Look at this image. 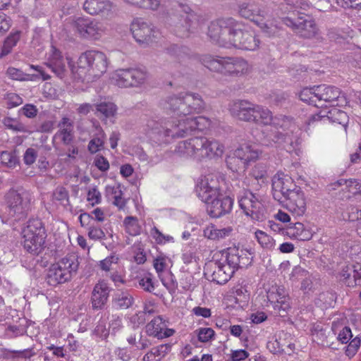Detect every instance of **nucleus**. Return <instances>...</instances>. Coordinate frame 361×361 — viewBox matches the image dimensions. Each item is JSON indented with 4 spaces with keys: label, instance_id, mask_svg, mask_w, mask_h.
I'll return each mask as SVG.
<instances>
[{
    "label": "nucleus",
    "instance_id": "f03ea898",
    "mask_svg": "<svg viewBox=\"0 0 361 361\" xmlns=\"http://www.w3.org/2000/svg\"><path fill=\"white\" fill-rule=\"evenodd\" d=\"M207 35L213 43L225 48L254 51L260 43L252 30L233 18L212 22Z\"/></svg>",
    "mask_w": 361,
    "mask_h": 361
},
{
    "label": "nucleus",
    "instance_id": "37998d69",
    "mask_svg": "<svg viewBox=\"0 0 361 361\" xmlns=\"http://www.w3.org/2000/svg\"><path fill=\"white\" fill-rule=\"evenodd\" d=\"M52 202L64 207L70 204L68 191L63 187H57L52 194Z\"/></svg>",
    "mask_w": 361,
    "mask_h": 361
},
{
    "label": "nucleus",
    "instance_id": "7c9ffc66",
    "mask_svg": "<svg viewBox=\"0 0 361 361\" xmlns=\"http://www.w3.org/2000/svg\"><path fill=\"white\" fill-rule=\"evenodd\" d=\"M235 151V155L243 161L246 166L250 162L256 161L259 156V150L250 145H242Z\"/></svg>",
    "mask_w": 361,
    "mask_h": 361
},
{
    "label": "nucleus",
    "instance_id": "c03bdc74",
    "mask_svg": "<svg viewBox=\"0 0 361 361\" xmlns=\"http://www.w3.org/2000/svg\"><path fill=\"white\" fill-rule=\"evenodd\" d=\"M315 93L316 86L310 88L306 87L301 90L299 94V97L304 102L319 107V103L318 104V97Z\"/></svg>",
    "mask_w": 361,
    "mask_h": 361
},
{
    "label": "nucleus",
    "instance_id": "13d9d810",
    "mask_svg": "<svg viewBox=\"0 0 361 361\" xmlns=\"http://www.w3.org/2000/svg\"><path fill=\"white\" fill-rule=\"evenodd\" d=\"M138 283L140 287L145 291L152 292L154 290V286L150 274H145L141 277L138 281Z\"/></svg>",
    "mask_w": 361,
    "mask_h": 361
},
{
    "label": "nucleus",
    "instance_id": "5fc2aeb1",
    "mask_svg": "<svg viewBox=\"0 0 361 361\" xmlns=\"http://www.w3.org/2000/svg\"><path fill=\"white\" fill-rule=\"evenodd\" d=\"M150 235L158 244H165L174 241L172 236L163 234L156 227H153L151 229Z\"/></svg>",
    "mask_w": 361,
    "mask_h": 361
},
{
    "label": "nucleus",
    "instance_id": "c85d7f7f",
    "mask_svg": "<svg viewBox=\"0 0 361 361\" xmlns=\"http://www.w3.org/2000/svg\"><path fill=\"white\" fill-rule=\"evenodd\" d=\"M59 130L54 137L64 145H70L74 137L73 121L66 117L63 118L58 124Z\"/></svg>",
    "mask_w": 361,
    "mask_h": 361
},
{
    "label": "nucleus",
    "instance_id": "39448f33",
    "mask_svg": "<svg viewBox=\"0 0 361 361\" xmlns=\"http://www.w3.org/2000/svg\"><path fill=\"white\" fill-rule=\"evenodd\" d=\"M66 60L74 77L88 82L102 75L108 66L106 55L94 50L82 53L78 58L76 67L72 66L68 57Z\"/></svg>",
    "mask_w": 361,
    "mask_h": 361
},
{
    "label": "nucleus",
    "instance_id": "3c124183",
    "mask_svg": "<svg viewBox=\"0 0 361 361\" xmlns=\"http://www.w3.org/2000/svg\"><path fill=\"white\" fill-rule=\"evenodd\" d=\"M226 161L228 168L233 172L243 171L247 168L243 161L235 155V151L233 155L226 158Z\"/></svg>",
    "mask_w": 361,
    "mask_h": 361
},
{
    "label": "nucleus",
    "instance_id": "dca6fc26",
    "mask_svg": "<svg viewBox=\"0 0 361 361\" xmlns=\"http://www.w3.org/2000/svg\"><path fill=\"white\" fill-rule=\"evenodd\" d=\"M238 203L244 214L256 221L265 218L266 209L260 197L249 190L244 191L238 197Z\"/></svg>",
    "mask_w": 361,
    "mask_h": 361
},
{
    "label": "nucleus",
    "instance_id": "338daca9",
    "mask_svg": "<svg viewBox=\"0 0 361 361\" xmlns=\"http://www.w3.org/2000/svg\"><path fill=\"white\" fill-rule=\"evenodd\" d=\"M87 200L92 205L100 203L102 200L100 192L96 188H90L87 192Z\"/></svg>",
    "mask_w": 361,
    "mask_h": 361
},
{
    "label": "nucleus",
    "instance_id": "b1692460",
    "mask_svg": "<svg viewBox=\"0 0 361 361\" xmlns=\"http://www.w3.org/2000/svg\"><path fill=\"white\" fill-rule=\"evenodd\" d=\"M174 332L173 329L167 328L166 322L160 316L153 319L146 326L147 334L158 339L170 337Z\"/></svg>",
    "mask_w": 361,
    "mask_h": 361
},
{
    "label": "nucleus",
    "instance_id": "a878e982",
    "mask_svg": "<svg viewBox=\"0 0 361 361\" xmlns=\"http://www.w3.org/2000/svg\"><path fill=\"white\" fill-rule=\"evenodd\" d=\"M46 65L57 77L63 78L65 76L66 69L64 59L61 51L53 46L51 48Z\"/></svg>",
    "mask_w": 361,
    "mask_h": 361
},
{
    "label": "nucleus",
    "instance_id": "e2e57ef3",
    "mask_svg": "<svg viewBox=\"0 0 361 361\" xmlns=\"http://www.w3.org/2000/svg\"><path fill=\"white\" fill-rule=\"evenodd\" d=\"M169 52L176 56L178 59H181L184 56L188 54V49L186 47L178 46L177 44H173L168 49Z\"/></svg>",
    "mask_w": 361,
    "mask_h": 361
},
{
    "label": "nucleus",
    "instance_id": "412c9836",
    "mask_svg": "<svg viewBox=\"0 0 361 361\" xmlns=\"http://www.w3.org/2000/svg\"><path fill=\"white\" fill-rule=\"evenodd\" d=\"M178 11L185 15V16H182L184 18L185 25L177 26L176 35L180 37H188L189 33L193 32V30L196 28L197 24V16L191 12V9L188 5L179 4Z\"/></svg>",
    "mask_w": 361,
    "mask_h": 361
},
{
    "label": "nucleus",
    "instance_id": "09e8293b",
    "mask_svg": "<svg viewBox=\"0 0 361 361\" xmlns=\"http://www.w3.org/2000/svg\"><path fill=\"white\" fill-rule=\"evenodd\" d=\"M201 343H208L215 338V331L210 327H200L194 331Z\"/></svg>",
    "mask_w": 361,
    "mask_h": 361
},
{
    "label": "nucleus",
    "instance_id": "aec40b11",
    "mask_svg": "<svg viewBox=\"0 0 361 361\" xmlns=\"http://www.w3.org/2000/svg\"><path fill=\"white\" fill-rule=\"evenodd\" d=\"M267 298L274 309L277 310L280 314L281 311L286 312L290 307V298L283 287L271 286L267 291Z\"/></svg>",
    "mask_w": 361,
    "mask_h": 361
},
{
    "label": "nucleus",
    "instance_id": "603ef678",
    "mask_svg": "<svg viewBox=\"0 0 361 361\" xmlns=\"http://www.w3.org/2000/svg\"><path fill=\"white\" fill-rule=\"evenodd\" d=\"M3 123L6 128L13 132H28L27 127L16 119L7 117L3 120Z\"/></svg>",
    "mask_w": 361,
    "mask_h": 361
},
{
    "label": "nucleus",
    "instance_id": "0e129e2a",
    "mask_svg": "<svg viewBox=\"0 0 361 361\" xmlns=\"http://www.w3.org/2000/svg\"><path fill=\"white\" fill-rule=\"evenodd\" d=\"M7 107L11 109L23 104V99L16 93H8L6 97Z\"/></svg>",
    "mask_w": 361,
    "mask_h": 361
},
{
    "label": "nucleus",
    "instance_id": "2f4dec72",
    "mask_svg": "<svg viewBox=\"0 0 361 361\" xmlns=\"http://www.w3.org/2000/svg\"><path fill=\"white\" fill-rule=\"evenodd\" d=\"M106 196L112 202V204L119 209L126 205V200L123 197V191L120 184L108 185L106 187Z\"/></svg>",
    "mask_w": 361,
    "mask_h": 361
},
{
    "label": "nucleus",
    "instance_id": "a19ab883",
    "mask_svg": "<svg viewBox=\"0 0 361 361\" xmlns=\"http://www.w3.org/2000/svg\"><path fill=\"white\" fill-rule=\"evenodd\" d=\"M106 219L105 213L101 208L94 209L90 214L82 213L79 216V221L82 226L89 224L91 219L98 222H103Z\"/></svg>",
    "mask_w": 361,
    "mask_h": 361
},
{
    "label": "nucleus",
    "instance_id": "393cba45",
    "mask_svg": "<svg viewBox=\"0 0 361 361\" xmlns=\"http://www.w3.org/2000/svg\"><path fill=\"white\" fill-rule=\"evenodd\" d=\"M111 288L107 281L100 279L94 286L92 292V304L94 309L102 308L107 302Z\"/></svg>",
    "mask_w": 361,
    "mask_h": 361
},
{
    "label": "nucleus",
    "instance_id": "ea45409f",
    "mask_svg": "<svg viewBox=\"0 0 361 361\" xmlns=\"http://www.w3.org/2000/svg\"><path fill=\"white\" fill-rule=\"evenodd\" d=\"M134 302L133 296L128 292H119L113 299L114 306L117 309L125 310L130 307Z\"/></svg>",
    "mask_w": 361,
    "mask_h": 361
},
{
    "label": "nucleus",
    "instance_id": "de8ad7c7",
    "mask_svg": "<svg viewBox=\"0 0 361 361\" xmlns=\"http://www.w3.org/2000/svg\"><path fill=\"white\" fill-rule=\"evenodd\" d=\"M126 231L131 235H140L142 231V227L140 225L137 218L128 216L123 221Z\"/></svg>",
    "mask_w": 361,
    "mask_h": 361
},
{
    "label": "nucleus",
    "instance_id": "9b49d317",
    "mask_svg": "<svg viewBox=\"0 0 361 361\" xmlns=\"http://www.w3.org/2000/svg\"><path fill=\"white\" fill-rule=\"evenodd\" d=\"M130 29L133 38L142 47L152 46L161 38L159 30L142 18H134L130 23Z\"/></svg>",
    "mask_w": 361,
    "mask_h": 361
},
{
    "label": "nucleus",
    "instance_id": "5701e85b",
    "mask_svg": "<svg viewBox=\"0 0 361 361\" xmlns=\"http://www.w3.org/2000/svg\"><path fill=\"white\" fill-rule=\"evenodd\" d=\"M315 94L318 97L319 107H322L327 103L334 105L341 97V92L338 87L326 85L316 86Z\"/></svg>",
    "mask_w": 361,
    "mask_h": 361
},
{
    "label": "nucleus",
    "instance_id": "473e14b6",
    "mask_svg": "<svg viewBox=\"0 0 361 361\" xmlns=\"http://www.w3.org/2000/svg\"><path fill=\"white\" fill-rule=\"evenodd\" d=\"M232 232L233 228L231 226L218 228L216 226L211 224L204 228L203 234L208 239L220 240L230 236Z\"/></svg>",
    "mask_w": 361,
    "mask_h": 361
},
{
    "label": "nucleus",
    "instance_id": "864d4df0",
    "mask_svg": "<svg viewBox=\"0 0 361 361\" xmlns=\"http://www.w3.org/2000/svg\"><path fill=\"white\" fill-rule=\"evenodd\" d=\"M118 262V257L114 254H112L105 259L100 260L97 267L100 269V270L108 272L112 269V267L114 264H116Z\"/></svg>",
    "mask_w": 361,
    "mask_h": 361
},
{
    "label": "nucleus",
    "instance_id": "a18cd8bd",
    "mask_svg": "<svg viewBox=\"0 0 361 361\" xmlns=\"http://www.w3.org/2000/svg\"><path fill=\"white\" fill-rule=\"evenodd\" d=\"M255 234L257 242L264 249L271 250L275 247V240L265 232L258 230Z\"/></svg>",
    "mask_w": 361,
    "mask_h": 361
},
{
    "label": "nucleus",
    "instance_id": "e433bc0d",
    "mask_svg": "<svg viewBox=\"0 0 361 361\" xmlns=\"http://www.w3.org/2000/svg\"><path fill=\"white\" fill-rule=\"evenodd\" d=\"M256 108L255 119L253 123L264 126H274V117H273L271 111L267 107L260 105H257Z\"/></svg>",
    "mask_w": 361,
    "mask_h": 361
},
{
    "label": "nucleus",
    "instance_id": "49530a36",
    "mask_svg": "<svg viewBox=\"0 0 361 361\" xmlns=\"http://www.w3.org/2000/svg\"><path fill=\"white\" fill-rule=\"evenodd\" d=\"M343 188H347V192L341 195V199L348 200L350 198L352 195L358 194V189L360 188V181L358 180L345 179V183H343Z\"/></svg>",
    "mask_w": 361,
    "mask_h": 361
},
{
    "label": "nucleus",
    "instance_id": "6e6552de",
    "mask_svg": "<svg viewBox=\"0 0 361 361\" xmlns=\"http://www.w3.org/2000/svg\"><path fill=\"white\" fill-rule=\"evenodd\" d=\"M23 243L24 249L34 255L40 254L45 247L47 233L42 221L33 219L28 221L23 229Z\"/></svg>",
    "mask_w": 361,
    "mask_h": 361
},
{
    "label": "nucleus",
    "instance_id": "4468645a",
    "mask_svg": "<svg viewBox=\"0 0 361 361\" xmlns=\"http://www.w3.org/2000/svg\"><path fill=\"white\" fill-rule=\"evenodd\" d=\"M71 27L80 37L95 40L99 39L107 30L105 23L85 17L73 20Z\"/></svg>",
    "mask_w": 361,
    "mask_h": 361
},
{
    "label": "nucleus",
    "instance_id": "c756f323",
    "mask_svg": "<svg viewBox=\"0 0 361 361\" xmlns=\"http://www.w3.org/2000/svg\"><path fill=\"white\" fill-rule=\"evenodd\" d=\"M238 13L243 18L258 22L261 17H264L265 11L252 2H242L238 5Z\"/></svg>",
    "mask_w": 361,
    "mask_h": 361
},
{
    "label": "nucleus",
    "instance_id": "bf43d9fd",
    "mask_svg": "<svg viewBox=\"0 0 361 361\" xmlns=\"http://www.w3.org/2000/svg\"><path fill=\"white\" fill-rule=\"evenodd\" d=\"M352 276L353 279L348 282V286H354L360 283L361 281V264H355L352 265Z\"/></svg>",
    "mask_w": 361,
    "mask_h": 361
},
{
    "label": "nucleus",
    "instance_id": "72a5a7b5",
    "mask_svg": "<svg viewBox=\"0 0 361 361\" xmlns=\"http://www.w3.org/2000/svg\"><path fill=\"white\" fill-rule=\"evenodd\" d=\"M96 132L92 139L88 144V150L90 153L94 154L101 149L104 144L106 134L98 122L93 125Z\"/></svg>",
    "mask_w": 361,
    "mask_h": 361
},
{
    "label": "nucleus",
    "instance_id": "4be33fe9",
    "mask_svg": "<svg viewBox=\"0 0 361 361\" xmlns=\"http://www.w3.org/2000/svg\"><path fill=\"white\" fill-rule=\"evenodd\" d=\"M207 204L209 215L213 218H219L231 210L233 201L230 197L223 196L221 193L219 197L211 200Z\"/></svg>",
    "mask_w": 361,
    "mask_h": 361
},
{
    "label": "nucleus",
    "instance_id": "0eeeda50",
    "mask_svg": "<svg viewBox=\"0 0 361 361\" xmlns=\"http://www.w3.org/2000/svg\"><path fill=\"white\" fill-rule=\"evenodd\" d=\"M300 128L292 118L280 116L274 117V126L271 130V133L265 136L264 144L271 146L273 144L289 143L290 146H285L287 151H291L293 145V136L297 134Z\"/></svg>",
    "mask_w": 361,
    "mask_h": 361
},
{
    "label": "nucleus",
    "instance_id": "052dcab7",
    "mask_svg": "<svg viewBox=\"0 0 361 361\" xmlns=\"http://www.w3.org/2000/svg\"><path fill=\"white\" fill-rule=\"evenodd\" d=\"M88 237L94 240H99L104 239L106 235L104 231L98 226L91 225L88 228Z\"/></svg>",
    "mask_w": 361,
    "mask_h": 361
},
{
    "label": "nucleus",
    "instance_id": "cd10ccee",
    "mask_svg": "<svg viewBox=\"0 0 361 361\" xmlns=\"http://www.w3.org/2000/svg\"><path fill=\"white\" fill-rule=\"evenodd\" d=\"M113 8V4L109 0H85L83 9L92 16L109 15Z\"/></svg>",
    "mask_w": 361,
    "mask_h": 361
},
{
    "label": "nucleus",
    "instance_id": "bb28decb",
    "mask_svg": "<svg viewBox=\"0 0 361 361\" xmlns=\"http://www.w3.org/2000/svg\"><path fill=\"white\" fill-rule=\"evenodd\" d=\"M94 114L104 123L106 124L109 121L115 123L118 108L114 103L104 101L94 104Z\"/></svg>",
    "mask_w": 361,
    "mask_h": 361
},
{
    "label": "nucleus",
    "instance_id": "c9c22d12",
    "mask_svg": "<svg viewBox=\"0 0 361 361\" xmlns=\"http://www.w3.org/2000/svg\"><path fill=\"white\" fill-rule=\"evenodd\" d=\"M153 265L163 285L168 289L173 288L174 283L172 279V275L170 273H167L171 278L170 281H167L162 277V274L166 268V259L164 257L159 256L154 260Z\"/></svg>",
    "mask_w": 361,
    "mask_h": 361
},
{
    "label": "nucleus",
    "instance_id": "6ab92c4d",
    "mask_svg": "<svg viewBox=\"0 0 361 361\" xmlns=\"http://www.w3.org/2000/svg\"><path fill=\"white\" fill-rule=\"evenodd\" d=\"M256 106L257 104L247 100H238L230 104L228 110L231 116L238 120L253 122L255 119Z\"/></svg>",
    "mask_w": 361,
    "mask_h": 361
},
{
    "label": "nucleus",
    "instance_id": "4d7b16f0",
    "mask_svg": "<svg viewBox=\"0 0 361 361\" xmlns=\"http://www.w3.org/2000/svg\"><path fill=\"white\" fill-rule=\"evenodd\" d=\"M6 75L12 80L23 81L29 80V75L24 73L21 70L9 67L6 71Z\"/></svg>",
    "mask_w": 361,
    "mask_h": 361
},
{
    "label": "nucleus",
    "instance_id": "ddd939ff",
    "mask_svg": "<svg viewBox=\"0 0 361 361\" xmlns=\"http://www.w3.org/2000/svg\"><path fill=\"white\" fill-rule=\"evenodd\" d=\"M282 22L294 32L304 38L314 37L318 31L314 21L310 16L293 11L282 18Z\"/></svg>",
    "mask_w": 361,
    "mask_h": 361
},
{
    "label": "nucleus",
    "instance_id": "774afa93",
    "mask_svg": "<svg viewBox=\"0 0 361 361\" xmlns=\"http://www.w3.org/2000/svg\"><path fill=\"white\" fill-rule=\"evenodd\" d=\"M94 166L101 171H106L109 169L108 160L103 156L97 155L94 159Z\"/></svg>",
    "mask_w": 361,
    "mask_h": 361
},
{
    "label": "nucleus",
    "instance_id": "f704fd0d",
    "mask_svg": "<svg viewBox=\"0 0 361 361\" xmlns=\"http://www.w3.org/2000/svg\"><path fill=\"white\" fill-rule=\"evenodd\" d=\"M169 344H161L151 348L143 356L142 361H161L171 350Z\"/></svg>",
    "mask_w": 361,
    "mask_h": 361
},
{
    "label": "nucleus",
    "instance_id": "7ed1b4c3",
    "mask_svg": "<svg viewBox=\"0 0 361 361\" xmlns=\"http://www.w3.org/2000/svg\"><path fill=\"white\" fill-rule=\"evenodd\" d=\"M253 252L248 249L229 247L219 259L209 262L204 267V274L218 284H224L235 271L252 263Z\"/></svg>",
    "mask_w": 361,
    "mask_h": 361
},
{
    "label": "nucleus",
    "instance_id": "20e7f679",
    "mask_svg": "<svg viewBox=\"0 0 361 361\" xmlns=\"http://www.w3.org/2000/svg\"><path fill=\"white\" fill-rule=\"evenodd\" d=\"M224 150L225 147L221 142L205 137H195L179 142L175 149V152L180 155L198 160L219 159L222 157Z\"/></svg>",
    "mask_w": 361,
    "mask_h": 361
},
{
    "label": "nucleus",
    "instance_id": "2eb2a0df",
    "mask_svg": "<svg viewBox=\"0 0 361 361\" xmlns=\"http://www.w3.org/2000/svg\"><path fill=\"white\" fill-rule=\"evenodd\" d=\"M147 77V73L144 68H127L116 71L111 79L114 85L120 87H129L144 84Z\"/></svg>",
    "mask_w": 361,
    "mask_h": 361
},
{
    "label": "nucleus",
    "instance_id": "f8f14e48",
    "mask_svg": "<svg viewBox=\"0 0 361 361\" xmlns=\"http://www.w3.org/2000/svg\"><path fill=\"white\" fill-rule=\"evenodd\" d=\"M30 193L23 189L10 190L6 197L8 214L15 220H20L27 216L31 207Z\"/></svg>",
    "mask_w": 361,
    "mask_h": 361
},
{
    "label": "nucleus",
    "instance_id": "6e6d98bb",
    "mask_svg": "<svg viewBox=\"0 0 361 361\" xmlns=\"http://www.w3.org/2000/svg\"><path fill=\"white\" fill-rule=\"evenodd\" d=\"M329 114L330 116H328V118H332L334 122H336L343 126L345 125L348 119L346 113L337 108H334L329 111Z\"/></svg>",
    "mask_w": 361,
    "mask_h": 361
},
{
    "label": "nucleus",
    "instance_id": "58836bf2",
    "mask_svg": "<svg viewBox=\"0 0 361 361\" xmlns=\"http://www.w3.org/2000/svg\"><path fill=\"white\" fill-rule=\"evenodd\" d=\"M288 233L299 240H309L312 237V233L306 229L302 223H295L293 226L289 228Z\"/></svg>",
    "mask_w": 361,
    "mask_h": 361
},
{
    "label": "nucleus",
    "instance_id": "f257e3e1",
    "mask_svg": "<svg viewBox=\"0 0 361 361\" xmlns=\"http://www.w3.org/2000/svg\"><path fill=\"white\" fill-rule=\"evenodd\" d=\"M166 116L161 118L162 128L154 120H149L147 127L151 138L159 142H169L190 135L192 133L209 130L212 121L205 116L192 117L204 109V102L196 93L180 92L168 97L162 103Z\"/></svg>",
    "mask_w": 361,
    "mask_h": 361
},
{
    "label": "nucleus",
    "instance_id": "9d476101",
    "mask_svg": "<svg viewBox=\"0 0 361 361\" xmlns=\"http://www.w3.org/2000/svg\"><path fill=\"white\" fill-rule=\"evenodd\" d=\"M79 266L78 256L69 254L51 265L47 273V283L53 286L65 283L75 274Z\"/></svg>",
    "mask_w": 361,
    "mask_h": 361
},
{
    "label": "nucleus",
    "instance_id": "423d86ee",
    "mask_svg": "<svg viewBox=\"0 0 361 361\" xmlns=\"http://www.w3.org/2000/svg\"><path fill=\"white\" fill-rule=\"evenodd\" d=\"M201 63L211 71L224 75L238 77L248 72V63L242 58L219 57L209 54L200 57Z\"/></svg>",
    "mask_w": 361,
    "mask_h": 361
},
{
    "label": "nucleus",
    "instance_id": "a211bd4d",
    "mask_svg": "<svg viewBox=\"0 0 361 361\" xmlns=\"http://www.w3.org/2000/svg\"><path fill=\"white\" fill-rule=\"evenodd\" d=\"M284 207L295 216H302L307 209L306 198L300 188H297L283 198Z\"/></svg>",
    "mask_w": 361,
    "mask_h": 361
},
{
    "label": "nucleus",
    "instance_id": "f3484780",
    "mask_svg": "<svg viewBox=\"0 0 361 361\" xmlns=\"http://www.w3.org/2000/svg\"><path fill=\"white\" fill-rule=\"evenodd\" d=\"M297 188L293 178L281 171L277 172L272 178L273 197L279 202H283V198Z\"/></svg>",
    "mask_w": 361,
    "mask_h": 361
},
{
    "label": "nucleus",
    "instance_id": "680f3d73",
    "mask_svg": "<svg viewBox=\"0 0 361 361\" xmlns=\"http://www.w3.org/2000/svg\"><path fill=\"white\" fill-rule=\"evenodd\" d=\"M360 344L361 341L360 338L358 337H355V338L351 340L348 345L346 347V355L350 357H353L357 352L358 349L360 348Z\"/></svg>",
    "mask_w": 361,
    "mask_h": 361
},
{
    "label": "nucleus",
    "instance_id": "79ce46f5",
    "mask_svg": "<svg viewBox=\"0 0 361 361\" xmlns=\"http://www.w3.org/2000/svg\"><path fill=\"white\" fill-rule=\"evenodd\" d=\"M20 38V31H15L11 32L4 42L0 54L1 56H4L10 54L12 51V49L17 44Z\"/></svg>",
    "mask_w": 361,
    "mask_h": 361
},
{
    "label": "nucleus",
    "instance_id": "8fccbe9b",
    "mask_svg": "<svg viewBox=\"0 0 361 361\" xmlns=\"http://www.w3.org/2000/svg\"><path fill=\"white\" fill-rule=\"evenodd\" d=\"M2 165L8 168H15L19 164L18 158L14 152H2L0 154Z\"/></svg>",
    "mask_w": 361,
    "mask_h": 361
},
{
    "label": "nucleus",
    "instance_id": "4c0bfd02",
    "mask_svg": "<svg viewBox=\"0 0 361 361\" xmlns=\"http://www.w3.org/2000/svg\"><path fill=\"white\" fill-rule=\"evenodd\" d=\"M126 4L135 8L157 11L161 6V0H122Z\"/></svg>",
    "mask_w": 361,
    "mask_h": 361
},
{
    "label": "nucleus",
    "instance_id": "69168bd1",
    "mask_svg": "<svg viewBox=\"0 0 361 361\" xmlns=\"http://www.w3.org/2000/svg\"><path fill=\"white\" fill-rule=\"evenodd\" d=\"M257 25L259 26V27L262 30L263 32L267 33L268 35H274L277 33L279 28L276 25L274 24L273 22L270 23H260L259 20L258 22H256Z\"/></svg>",
    "mask_w": 361,
    "mask_h": 361
},
{
    "label": "nucleus",
    "instance_id": "1a4fd4ad",
    "mask_svg": "<svg viewBox=\"0 0 361 361\" xmlns=\"http://www.w3.org/2000/svg\"><path fill=\"white\" fill-rule=\"evenodd\" d=\"M228 189L224 176L219 173H208L202 176L196 185L197 197L204 202L219 197Z\"/></svg>",
    "mask_w": 361,
    "mask_h": 361
}]
</instances>
